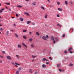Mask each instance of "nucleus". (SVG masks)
<instances>
[{"label": "nucleus", "mask_w": 74, "mask_h": 74, "mask_svg": "<svg viewBox=\"0 0 74 74\" xmlns=\"http://www.w3.org/2000/svg\"><path fill=\"white\" fill-rule=\"evenodd\" d=\"M9 11H11V8H10L9 9Z\"/></svg>", "instance_id": "nucleus-61"}, {"label": "nucleus", "mask_w": 74, "mask_h": 74, "mask_svg": "<svg viewBox=\"0 0 74 74\" xmlns=\"http://www.w3.org/2000/svg\"><path fill=\"white\" fill-rule=\"evenodd\" d=\"M17 47L18 48H21L22 47V46H21V45H17Z\"/></svg>", "instance_id": "nucleus-7"}, {"label": "nucleus", "mask_w": 74, "mask_h": 74, "mask_svg": "<svg viewBox=\"0 0 74 74\" xmlns=\"http://www.w3.org/2000/svg\"><path fill=\"white\" fill-rule=\"evenodd\" d=\"M49 58L50 59V60H52V58H51V57H49Z\"/></svg>", "instance_id": "nucleus-49"}, {"label": "nucleus", "mask_w": 74, "mask_h": 74, "mask_svg": "<svg viewBox=\"0 0 74 74\" xmlns=\"http://www.w3.org/2000/svg\"><path fill=\"white\" fill-rule=\"evenodd\" d=\"M11 63H12V64L13 65H14V63L13 62H12Z\"/></svg>", "instance_id": "nucleus-56"}, {"label": "nucleus", "mask_w": 74, "mask_h": 74, "mask_svg": "<svg viewBox=\"0 0 74 74\" xmlns=\"http://www.w3.org/2000/svg\"><path fill=\"white\" fill-rule=\"evenodd\" d=\"M2 52L3 53V54H5V51H2Z\"/></svg>", "instance_id": "nucleus-42"}, {"label": "nucleus", "mask_w": 74, "mask_h": 74, "mask_svg": "<svg viewBox=\"0 0 74 74\" xmlns=\"http://www.w3.org/2000/svg\"><path fill=\"white\" fill-rule=\"evenodd\" d=\"M47 1H48L49 3H50V1H49V0H47Z\"/></svg>", "instance_id": "nucleus-62"}, {"label": "nucleus", "mask_w": 74, "mask_h": 74, "mask_svg": "<svg viewBox=\"0 0 74 74\" xmlns=\"http://www.w3.org/2000/svg\"><path fill=\"white\" fill-rule=\"evenodd\" d=\"M15 66H16L17 67H18V66L16 65V64H15Z\"/></svg>", "instance_id": "nucleus-57"}, {"label": "nucleus", "mask_w": 74, "mask_h": 74, "mask_svg": "<svg viewBox=\"0 0 74 74\" xmlns=\"http://www.w3.org/2000/svg\"><path fill=\"white\" fill-rule=\"evenodd\" d=\"M58 70L59 71H60V72L62 71V69H58Z\"/></svg>", "instance_id": "nucleus-41"}, {"label": "nucleus", "mask_w": 74, "mask_h": 74, "mask_svg": "<svg viewBox=\"0 0 74 74\" xmlns=\"http://www.w3.org/2000/svg\"><path fill=\"white\" fill-rule=\"evenodd\" d=\"M71 30H72V31L73 32V30H74V29H73V28H71Z\"/></svg>", "instance_id": "nucleus-50"}, {"label": "nucleus", "mask_w": 74, "mask_h": 74, "mask_svg": "<svg viewBox=\"0 0 74 74\" xmlns=\"http://www.w3.org/2000/svg\"><path fill=\"white\" fill-rule=\"evenodd\" d=\"M24 14H26V15H27L28 16H29V13L27 12H25L24 13Z\"/></svg>", "instance_id": "nucleus-12"}, {"label": "nucleus", "mask_w": 74, "mask_h": 74, "mask_svg": "<svg viewBox=\"0 0 74 74\" xmlns=\"http://www.w3.org/2000/svg\"><path fill=\"white\" fill-rule=\"evenodd\" d=\"M5 4H7V5H10V3H5Z\"/></svg>", "instance_id": "nucleus-30"}, {"label": "nucleus", "mask_w": 74, "mask_h": 74, "mask_svg": "<svg viewBox=\"0 0 74 74\" xmlns=\"http://www.w3.org/2000/svg\"><path fill=\"white\" fill-rule=\"evenodd\" d=\"M73 65V64H69V66H72Z\"/></svg>", "instance_id": "nucleus-34"}, {"label": "nucleus", "mask_w": 74, "mask_h": 74, "mask_svg": "<svg viewBox=\"0 0 74 74\" xmlns=\"http://www.w3.org/2000/svg\"><path fill=\"white\" fill-rule=\"evenodd\" d=\"M65 4H66V5H67L68 4L67 1H65Z\"/></svg>", "instance_id": "nucleus-18"}, {"label": "nucleus", "mask_w": 74, "mask_h": 74, "mask_svg": "<svg viewBox=\"0 0 74 74\" xmlns=\"http://www.w3.org/2000/svg\"><path fill=\"white\" fill-rule=\"evenodd\" d=\"M41 8L42 9V10H45V8H44V7H43V6L41 7Z\"/></svg>", "instance_id": "nucleus-31"}, {"label": "nucleus", "mask_w": 74, "mask_h": 74, "mask_svg": "<svg viewBox=\"0 0 74 74\" xmlns=\"http://www.w3.org/2000/svg\"><path fill=\"white\" fill-rule=\"evenodd\" d=\"M57 3L58 5H60V3L59 2H57Z\"/></svg>", "instance_id": "nucleus-33"}, {"label": "nucleus", "mask_w": 74, "mask_h": 74, "mask_svg": "<svg viewBox=\"0 0 74 74\" xmlns=\"http://www.w3.org/2000/svg\"><path fill=\"white\" fill-rule=\"evenodd\" d=\"M32 32H29V34H32Z\"/></svg>", "instance_id": "nucleus-55"}, {"label": "nucleus", "mask_w": 74, "mask_h": 74, "mask_svg": "<svg viewBox=\"0 0 74 74\" xmlns=\"http://www.w3.org/2000/svg\"><path fill=\"white\" fill-rule=\"evenodd\" d=\"M58 10L59 11H62V10H63L62 9H61L60 8H58Z\"/></svg>", "instance_id": "nucleus-9"}, {"label": "nucleus", "mask_w": 74, "mask_h": 74, "mask_svg": "<svg viewBox=\"0 0 74 74\" xmlns=\"http://www.w3.org/2000/svg\"><path fill=\"white\" fill-rule=\"evenodd\" d=\"M35 24H36L35 23H32L33 25H35Z\"/></svg>", "instance_id": "nucleus-47"}, {"label": "nucleus", "mask_w": 74, "mask_h": 74, "mask_svg": "<svg viewBox=\"0 0 74 74\" xmlns=\"http://www.w3.org/2000/svg\"><path fill=\"white\" fill-rule=\"evenodd\" d=\"M18 70H19L20 71L21 70H22V68H19L18 69Z\"/></svg>", "instance_id": "nucleus-40"}, {"label": "nucleus", "mask_w": 74, "mask_h": 74, "mask_svg": "<svg viewBox=\"0 0 74 74\" xmlns=\"http://www.w3.org/2000/svg\"><path fill=\"white\" fill-rule=\"evenodd\" d=\"M55 42H55V41L54 40H53V43L54 44H55Z\"/></svg>", "instance_id": "nucleus-54"}, {"label": "nucleus", "mask_w": 74, "mask_h": 74, "mask_svg": "<svg viewBox=\"0 0 74 74\" xmlns=\"http://www.w3.org/2000/svg\"><path fill=\"white\" fill-rule=\"evenodd\" d=\"M34 61V60H32V62H33Z\"/></svg>", "instance_id": "nucleus-64"}, {"label": "nucleus", "mask_w": 74, "mask_h": 74, "mask_svg": "<svg viewBox=\"0 0 74 74\" xmlns=\"http://www.w3.org/2000/svg\"><path fill=\"white\" fill-rule=\"evenodd\" d=\"M29 71L31 73H33V71H32V69H30L29 70Z\"/></svg>", "instance_id": "nucleus-10"}, {"label": "nucleus", "mask_w": 74, "mask_h": 74, "mask_svg": "<svg viewBox=\"0 0 74 74\" xmlns=\"http://www.w3.org/2000/svg\"><path fill=\"white\" fill-rule=\"evenodd\" d=\"M23 38L24 39H26V38H27V37H26L25 36H23Z\"/></svg>", "instance_id": "nucleus-23"}, {"label": "nucleus", "mask_w": 74, "mask_h": 74, "mask_svg": "<svg viewBox=\"0 0 74 74\" xmlns=\"http://www.w3.org/2000/svg\"><path fill=\"white\" fill-rule=\"evenodd\" d=\"M23 32H27V30H24L23 31Z\"/></svg>", "instance_id": "nucleus-43"}, {"label": "nucleus", "mask_w": 74, "mask_h": 74, "mask_svg": "<svg viewBox=\"0 0 74 74\" xmlns=\"http://www.w3.org/2000/svg\"><path fill=\"white\" fill-rule=\"evenodd\" d=\"M46 64H49V63L47 62L46 63Z\"/></svg>", "instance_id": "nucleus-60"}, {"label": "nucleus", "mask_w": 74, "mask_h": 74, "mask_svg": "<svg viewBox=\"0 0 74 74\" xmlns=\"http://www.w3.org/2000/svg\"><path fill=\"white\" fill-rule=\"evenodd\" d=\"M36 34L37 35V36H40V34H39V33L37 32H36Z\"/></svg>", "instance_id": "nucleus-20"}, {"label": "nucleus", "mask_w": 74, "mask_h": 74, "mask_svg": "<svg viewBox=\"0 0 74 74\" xmlns=\"http://www.w3.org/2000/svg\"><path fill=\"white\" fill-rule=\"evenodd\" d=\"M32 4H33V5H36V2H33V3H32Z\"/></svg>", "instance_id": "nucleus-26"}, {"label": "nucleus", "mask_w": 74, "mask_h": 74, "mask_svg": "<svg viewBox=\"0 0 74 74\" xmlns=\"http://www.w3.org/2000/svg\"><path fill=\"white\" fill-rule=\"evenodd\" d=\"M4 10V8L2 9L1 10H0V13L1 14L3 12V11Z\"/></svg>", "instance_id": "nucleus-6"}, {"label": "nucleus", "mask_w": 74, "mask_h": 74, "mask_svg": "<svg viewBox=\"0 0 74 74\" xmlns=\"http://www.w3.org/2000/svg\"><path fill=\"white\" fill-rule=\"evenodd\" d=\"M31 23V21H28L27 22V24H29V23Z\"/></svg>", "instance_id": "nucleus-16"}, {"label": "nucleus", "mask_w": 74, "mask_h": 74, "mask_svg": "<svg viewBox=\"0 0 74 74\" xmlns=\"http://www.w3.org/2000/svg\"><path fill=\"white\" fill-rule=\"evenodd\" d=\"M16 26V25H15V24H14V26Z\"/></svg>", "instance_id": "nucleus-59"}, {"label": "nucleus", "mask_w": 74, "mask_h": 74, "mask_svg": "<svg viewBox=\"0 0 74 74\" xmlns=\"http://www.w3.org/2000/svg\"><path fill=\"white\" fill-rule=\"evenodd\" d=\"M26 1H29V0H25Z\"/></svg>", "instance_id": "nucleus-58"}, {"label": "nucleus", "mask_w": 74, "mask_h": 74, "mask_svg": "<svg viewBox=\"0 0 74 74\" xmlns=\"http://www.w3.org/2000/svg\"><path fill=\"white\" fill-rule=\"evenodd\" d=\"M15 36L16 37V38H18V35L17 34H15Z\"/></svg>", "instance_id": "nucleus-14"}, {"label": "nucleus", "mask_w": 74, "mask_h": 74, "mask_svg": "<svg viewBox=\"0 0 74 74\" xmlns=\"http://www.w3.org/2000/svg\"><path fill=\"white\" fill-rule=\"evenodd\" d=\"M0 58H2V59L3 58V56H0Z\"/></svg>", "instance_id": "nucleus-45"}, {"label": "nucleus", "mask_w": 74, "mask_h": 74, "mask_svg": "<svg viewBox=\"0 0 74 74\" xmlns=\"http://www.w3.org/2000/svg\"><path fill=\"white\" fill-rule=\"evenodd\" d=\"M51 39L52 40H54V39H55V38H54V37H53L51 36Z\"/></svg>", "instance_id": "nucleus-19"}, {"label": "nucleus", "mask_w": 74, "mask_h": 74, "mask_svg": "<svg viewBox=\"0 0 74 74\" xmlns=\"http://www.w3.org/2000/svg\"><path fill=\"white\" fill-rule=\"evenodd\" d=\"M57 17H60V16H59V15L58 14L57 15Z\"/></svg>", "instance_id": "nucleus-51"}, {"label": "nucleus", "mask_w": 74, "mask_h": 74, "mask_svg": "<svg viewBox=\"0 0 74 74\" xmlns=\"http://www.w3.org/2000/svg\"><path fill=\"white\" fill-rule=\"evenodd\" d=\"M15 64H16V65H17L18 66H20V64L17 63L16 62L15 63Z\"/></svg>", "instance_id": "nucleus-28"}, {"label": "nucleus", "mask_w": 74, "mask_h": 74, "mask_svg": "<svg viewBox=\"0 0 74 74\" xmlns=\"http://www.w3.org/2000/svg\"><path fill=\"white\" fill-rule=\"evenodd\" d=\"M55 39L56 41H58V38H57V37H56Z\"/></svg>", "instance_id": "nucleus-32"}, {"label": "nucleus", "mask_w": 74, "mask_h": 74, "mask_svg": "<svg viewBox=\"0 0 74 74\" xmlns=\"http://www.w3.org/2000/svg\"><path fill=\"white\" fill-rule=\"evenodd\" d=\"M57 66L58 67H60V64H57Z\"/></svg>", "instance_id": "nucleus-25"}, {"label": "nucleus", "mask_w": 74, "mask_h": 74, "mask_svg": "<svg viewBox=\"0 0 74 74\" xmlns=\"http://www.w3.org/2000/svg\"><path fill=\"white\" fill-rule=\"evenodd\" d=\"M32 58H36V56H33V55H32Z\"/></svg>", "instance_id": "nucleus-29"}, {"label": "nucleus", "mask_w": 74, "mask_h": 74, "mask_svg": "<svg viewBox=\"0 0 74 74\" xmlns=\"http://www.w3.org/2000/svg\"><path fill=\"white\" fill-rule=\"evenodd\" d=\"M17 7H18V8H21L22 7V6L20 5L17 6Z\"/></svg>", "instance_id": "nucleus-24"}, {"label": "nucleus", "mask_w": 74, "mask_h": 74, "mask_svg": "<svg viewBox=\"0 0 74 74\" xmlns=\"http://www.w3.org/2000/svg\"><path fill=\"white\" fill-rule=\"evenodd\" d=\"M16 15V16L17 17L18 16V14H17L16 13L15 14Z\"/></svg>", "instance_id": "nucleus-48"}, {"label": "nucleus", "mask_w": 74, "mask_h": 74, "mask_svg": "<svg viewBox=\"0 0 74 74\" xmlns=\"http://www.w3.org/2000/svg\"><path fill=\"white\" fill-rule=\"evenodd\" d=\"M37 73H38V72H35V74H37Z\"/></svg>", "instance_id": "nucleus-53"}, {"label": "nucleus", "mask_w": 74, "mask_h": 74, "mask_svg": "<svg viewBox=\"0 0 74 74\" xmlns=\"http://www.w3.org/2000/svg\"><path fill=\"white\" fill-rule=\"evenodd\" d=\"M57 26H59L60 27H61V26H60V25H59L58 24H57Z\"/></svg>", "instance_id": "nucleus-38"}, {"label": "nucleus", "mask_w": 74, "mask_h": 74, "mask_svg": "<svg viewBox=\"0 0 74 74\" xmlns=\"http://www.w3.org/2000/svg\"><path fill=\"white\" fill-rule=\"evenodd\" d=\"M42 67L43 68H44L45 67H46V65L44 64H43L42 65Z\"/></svg>", "instance_id": "nucleus-15"}, {"label": "nucleus", "mask_w": 74, "mask_h": 74, "mask_svg": "<svg viewBox=\"0 0 74 74\" xmlns=\"http://www.w3.org/2000/svg\"><path fill=\"white\" fill-rule=\"evenodd\" d=\"M70 4L71 5V6L73 5V3L71 2V1H70Z\"/></svg>", "instance_id": "nucleus-21"}, {"label": "nucleus", "mask_w": 74, "mask_h": 74, "mask_svg": "<svg viewBox=\"0 0 74 74\" xmlns=\"http://www.w3.org/2000/svg\"><path fill=\"white\" fill-rule=\"evenodd\" d=\"M72 49H73V48H72V47L69 48L68 49V51L69 52H70V51H71V50H72Z\"/></svg>", "instance_id": "nucleus-4"}, {"label": "nucleus", "mask_w": 74, "mask_h": 74, "mask_svg": "<svg viewBox=\"0 0 74 74\" xmlns=\"http://www.w3.org/2000/svg\"><path fill=\"white\" fill-rule=\"evenodd\" d=\"M22 45L23 46H24V47H26L27 48V46L24 43H22Z\"/></svg>", "instance_id": "nucleus-1"}, {"label": "nucleus", "mask_w": 74, "mask_h": 74, "mask_svg": "<svg viewBox=\"0 0 74 74\" xmlns=\"http://www.w3.org/2000/svg\"><path fill=\"white\" fill-rule=\"evenodd\" d=\"M31 47H32V48H34V44L31 45Z\"/></svg>", "instance_id": "nucleus-22"}, {"label": "nucleus", "mask_w": 74, "mask_h": 74, "mask_svg": "<svg viewBox=\"0 0 74 74\" xmlns=\"http://www.w3.org/2000/svg\"><path fill=\"white\" fill-rule=\"evenodd\" d=\"M42 60H43V61H45V60H46V62H47L48 61V59H46L45 58H44L42 59Z\"/></svg>", "instance_id": "nucleus-5"}, {"label": "nucleus", "mask_w": 74, "mask_h": 74, "mask_svg": "<svg viewBox=\"0 0 74 74\" xmlns=\"http://www.w3.org/2000/svg\"><path fill=\"white\" fill-rule=\"evenodd\" d=\"M0 30H1V31H3V29L2 28H0Z\"/></svg>", "instance_id": "nucleus-36"}, {"label": "nucleus", "mask_w": 74, "mask_h": 74, "mask_svg": "<svg viewBox=\"0 0 74 74\" xmlns=\"http://www.w3.org/2000/svg\"><path fill=\"white\" fill-rule=\"evenodd\" d=\"M11 31L12 32H14V30H11Z\"/></svg>", "instance_id": "nucleus-63"}, {"label": "nucleus", "mask_w": 74, "mask_h": 74, "mask_svg": "<svg viewBox=\"0 0 74 74\" xmlns=\"http://www.w3.org/2000/svg\"><path fill=\"white\" fill-rule=\"evenodd\" d=\"M19 73V71L17 70L16 71V73L17 74H18Z\"/></svg>", "instance_id": "nucleus-17"}, {"label": "nucleus", "mask_w": 74, "mask_h": 74, "mask_svg": "<svg viewBox=\"0 0 74 74\" xmlns=\"http://www.w3.org/2000/svg\"><path fill=\"white\" fill-rule=\"evenodd\" d=\"M9 34V31H7L6 32V34L7 36H8Z\"/></svg>", "instance_id": "nucleus-8"}, {"label": "nucleus", "mask_w": 74, "mask_h": 74, "mask_svg": "<svg viewBox=\"0 0 74 74\" xmlns=\"http://www.w3.org/2000/svg\"><path fill=\"white\" fill-rule=\"evenodd\" d=\"M0 63H2V60H0Z\"/></svg>", "instance_id": "nucleus-52"}, {"label": "nucleus", "mask_w": 74, "mask_h": 74, "mask_svg": "<svg viewBox=\"0 0 74 74\" xmlns=\"http://www.w3.org/2000/svg\"><path fill=\"white\" fill-rule=\"evenodd\" d=\"M6 58H7V59H9V60H11V57H10V56H7L6 57Z\"/></svg>", "instance_id": "nucleus-3"}, {"label": "nucleus", "mask_w": 74, "mask_h": 74, "mask_svg": "<svg viewBox=\"0 0 74 74\" xmlns=\"http://www.w3.org/2000/svg\"><path fill=\"white\" fill-rule=\"evenodd\" d=\"M16 57H17V59H19V56L18 55H16Z\"/></svg>", "instance_id": "nucleus-37"}, {"label": "nucleus", "mask_w": 74, "mask_h": 74, "mask_svg": "<svg viewBox=\"0 0 74 74\" xmlns=\"http://www.w3.org/2000/svg\"><path fill=\"white\" fill-rule=\"evenodd\" d=\"M46 38H49V36H48L46 35Z\"/></svg>", "instance_id": "nucleus-27"}, {"label": "nucleus", "mask_w": 74, "mask_h": 74, "mask_svg": "<svg viewBox=\"0 0 74 74\" xmlns=\"http://www.w3.org/2000/svg\"><path fill=\"white\" fill-rule=\"evenodd\" d=\"M42 39H43V40H47V38H46V37L44 36H43L42 37Z\"/></svg>", "instance_id": "nucleus-2"}, {"label": "nucleus", "mask_w": 74, "mask_h": 74, "mask_svg": "<svg viewBox=\"0 0 74 74\" xmlns=\"http://www.w3.org/2000/svg\"><path fill=\"white\" fill-rule=\"evenodd\" d=\"M29 40L30 41V42H32V40H33V39L32 38H30L29 39Z\"/></svg>", "instance_id": "nucleus-11"}, {"label": "nucleus", "mask_w": 74, "mask_h": 74, "mask_svg": "<svg viewBox=\"0 0 74 74\" xmlns=\"http://www.w3.org/2000/svg\"><path fill=\"white\" fill-rule=\"evenodd\" d=\"M64 53H67V51H65Z\"/></svg>", "instance_id": "nucleus-46"}, {"label": "nucleus", "mask_w": 74, "mask_h": 74, "mask_svg": "<svg viewBox=\"0 0 74 74\" xmlns=\"http://www.w3.org/2000/svg\"><path fill=\"white\" fill-rule=\"evenodd\" d=\"M19 19L20 21H23V18H20Z\"/></svg>", "instance_id": "nucleus-13"}, {"label": "nucleus", "mask_w": 74, "mask_h": 74, "mask_svg": "<svg viewBox=\"0 0 74 74\" xmlns=\"http://www.w3.org/2000/svg\"><path fill=\"white\" fill-rule=\"evenodd\" d=\"M45 18H47V15H45Z\"/></svg>", "instance_id": "nucleus-44"}, {"label": "nucleus", "mask_w": 74, "mask_h": 74, "mask_svg": "<svg viewBox=\"0 0 74 74\" xmlns=\"http://www.w3.org/2000/svg\"><path fill=\"white\" fill-rule=\"evenodd\" d=\"M69 52H70L69 53H73V51H70Z\"/></svg>", "instance_id": "nucleus-39"}, {"label": "nucleus", "mask_w": 74, "mask_h": 74, "mask_svg": "<svg viewBox=\"0 0 74 74\" xmlns=\"http://www.w3.org/2000/svg\"><path fill=\"white\" fill-rule=\"evenodd\" d=\"M65 34H63L62 35V37H65Z\"/></svg>", "instance_id": "nucleus-35"}]
</instances>
